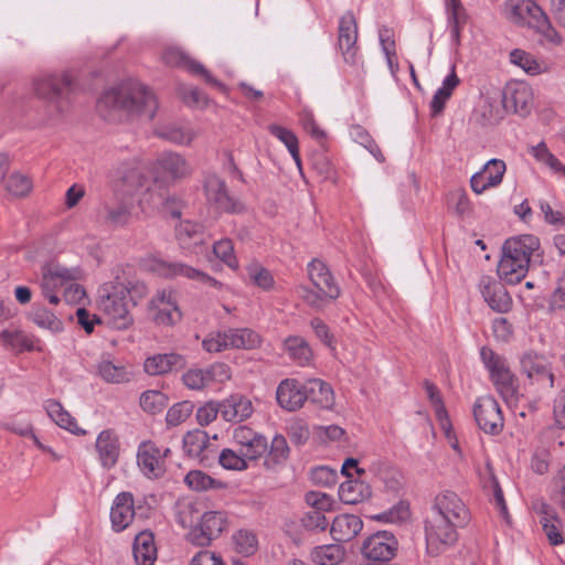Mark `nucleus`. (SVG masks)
<instances>
[{
	"label": "nucleus",
	"mask_w": 565,
	"mask_h": 565,
	"mask_svg": "<svg viewBox=\"0 0 565 565\" xmlns=\"http://www.w3.org/2000/svg\"><path fill=\"white\" fill-rule=\"evenodd\" d=\"M157 135L175 145L188 146L195 138V132L188 127L164 126L157 130Z\"/></svg>",
	"instance_id": "42"
},
{
	"label": "nucleus",
	"mask_w": 565,
	"mask_h": 565,
	"mask_svg": "<svg viewBox=\"0 0 565 565\" xmlns=\"http://www.w3.org/2000/svg\"><path fill=\"white\" fill-rule=\"evenodd\" d=\"M510 62L531 75L540 74L542 71L541 64L536 58L520 49H515L510 53Z\"/></svg>",
	"instance_id": "52"
},
{
	"label": "nucleus",
	"mask_w": 565,
	"mask_h": 565,
	"mask_svg": "<svg viewBox=\"0 0 565 565\" xmlns=\"http://www.w3.org/2000/svg\"><path fill=\"white\" fill-rule=\"evenodd\" d=\"M184 483L193 491H207L224 488L225 484L201 470H191L184 477Z\"/></svg>",
	"instance_id": "40"
},
{
	"label": "nucleus",
	"mask_w": 565,
	"mask_h": 565,
	"mask_svg": "<svg viewBox=\"0 0 565 565\" xmlns=\"http://www.w3.org/2000/svg\"><path fill=\"white\" fill-rule=\"evenodd\" d=\"M45 411L47 415L60 427L76 435L85 434L83 429L77 427L76 420L71 416V414L66 409H64L60 402L55 399H47L45 402Z\"/></svg>",
	"instance_id": "37"
},
{
	"label": "nucleus",
	"mask_w": 565,
	"mask_h": 565,
	"mask_svg": "<svg viewBox=\"0 0 565 565\" xmlns=\"http://www.w3.org/2000/svg\"><path fill=\"white\" fill-rule=\"evenodd\" d=\"M424 387L430 403L435 408L437 419L439 420L443 429H445L446 434L448 435L450 423L438 387L429 381H425Z\"/></svg>",
	"instance_id": "43"
},
{
	"label": "nucleus",
	"mask_w": 565,
	"mask_h": 565,
	"mask_svg": "<svg viewBox=\"0 0 565 565\" xmlns=\"http://www.w3.org/2000/svg\"><path fill=\"white\" fill-rule=\"evenodd\" d=\"M308 399L321 408L330 409L334 404V394L331 386L320 379H310L306 382Z\"/></svg>",
	"instance_id": "35"
},
{
	"label": "nucleus",
	"mask_w": 565,
	"mask_h": 565,
	"mask_svg": "<svg viewBox=\"0 0 565 565\" xmlns=\"http://www.w3.org/2000/svg\"><path fill=\"white\" fill-rule=\"evenodd\" d=\"M268 131L287 147L291 156L297 154V147L299 145L294 131L275 124L268 126Z\"/></svg>",
	"instance_id": "60"
},
{
	"label": "nucleus",
	"mask_w": 565,
	"mask_h": 565,
	"mask_svg": "<svg viewBox=\"0 0 565 565\" xmlns=\"http://www.w3.org/2000/svg\"><path fill=\"white\" fill-rule=\"evenodd\" d=\"M252 459L246 458L241 451H235L230 448L223 449L218 455V463L226 470L243 471L248 468V461Z\"/></svg>",
	"instance_id": "49"
},
{
	"label": "nucleus",
	"mask_w": 565,
	"mask_h": 565,
	"mask_svg": "<svg viewBox=\"0 0 565 565\" xmlns=\"http://www.w3.org/2000/svg\"><path fill=\"white\" fill-rule=\"evenodd\" d=\"M344 558V550L339 544L316 546L311 552V559L317 565H338Z\"/></svg>",
	"instance_id": "39"
},
{
	"label": "nucleus",
	"mask_w": 565,
	"mask_h": 565,
	"mask_svg": "<svg viewBox=\"0 0 565 565\" xmlns=\"http://www.w3.org/2000/svg\"><path fill=\"white\" fill-rule=\"evenodd\" d=\"M97 108L105 119H114L118 113L151 120L158 104L148 87L138 82H126L106 90L98 99Z\"/></svg>",
	"instance_id": "1"
},
{
	"label": "nucleus",
	"mask_w": 565,
	"mask_h": 565,
	"mask_svg": "<svg viewBox=\"0 0 565 565\" xmlns=\"http://www.w3.org/2000/svg\"><path fill=\"white\" fill-rule=\"evenodd\" d=\"M220 404L221 417L226 422L241 423L254 413L252 401L242 394H232Z\"/></svg>",
	"instance_id": "28"
},
{
	"label": "nucleus",
	"mask_w": 565,
	"mask_h": 565,
	"mask_svg": "<svg viewBox=\"0 0 565 565\" xmlns=\"http://www.w3.org/2000/svg\"><path fill=\"white\" fill-rule=\"evenodd\" d=\"M501 104L502 109L499 107L494 109L491 98L486 100L482 116L488 124H498L503 118L504 113L526 116L532 104L531 88L524 83L508 84L501 93Z\"/></svg>",
	"instance_id": "7"
},
{
	"label": "nucleus",
	"mask_w": 565,
	"mask_h": 565,
	"mask_svg": "<svg viewBox=\"0 0 565 565\" xmlns=\"http://www.w3.org/2000/svg\"><path fill=\"white\" fill-rule=\"evenodd\" d=\"M4 188L8 194H10L11 196L23 198L31 192L33 183L28 175L14 172L10 174L6 180Z\"/></svg>",
	"instance_id": "48"
},
{
	"label": "nucleus",
	"mask_w": 565,
	"mask_h": 565,
	"mask_svg": "<svg viewBox=\"0 0 565 565\" xmlns=\"http://www.w3.org/2000/svg\"><path fill=\"white\" fill-rule=\"evenodd\" d=\"M202 347L210 353L228 350L226 330L210 333L202 342Z\"/></svg>",
	"instance_id": "62"
},
{
	"label": "nucleus",
	"mask_w": 565,
	"mask_h": 565,
	"mask_svg": "<svg viewBox=\"0 0 565 565\" xmlns=\"http://www.w3.org/2000/svg\"><path fill=\"white\" fill-rule=\"evenodd\" d=\"M233 441L243 456L252 460L260 458L268 450L267 438L247 426H238L233 431Z\"/></svg>",
	"instance_id": "19"
},
{
	"label": "nucleus",
	"mask_w": 565,
	"mask_h": 565,
	"mask_svg": "<svg viewBox=\"0 0 565 565\" xmlns=\"http://www.w3.org/2000/svg\"><path fill=\"white\" fill-rule=\"evenodd\" d=\"M132 212L131 202L126 199H116L104 202L98 209L99 220L111 227H122L128 224Z\"/></svg>",
	"instance_id": "25"
},
{
	"label": "nucleus",
	"mask_w": 565,
	"mask_h": 565,
	"mask_svg": "<svg viewBox=\"0 0 565 565\" xmlns=\"http://www.w3.org/2000/svg\"><path fill=\"white\" fill-rule=\"evenodd\" d=\"M508 19L521 26H529L554 45L562 43V36L552 25L550 18L534 0H508Z\"/></svg>",
	"instance_id": "4"
},
{
	"label": "nucleus",
	"mask_w": 565,
	"mask_h": 565,
	"mask_svg": "<svg viewBox=\"0 0 565 565\" xmlns=\"http://www.w3.org/2000/svg\"><path fill=\"white\" fill-rule=\"evenodd\" d=\"M154 269L166 277H185L191 280L202 282L203 285L221 289L222 282L207 274L190 267L182 263H169L166 260H156Z\"/></svg>",
	"instance_id": "22"
},
{
	"label": "nucleus",
	"mask_w": 565,
	"mask_h": 565,
	"mask_svg": "<svg viewBox=\"0 0 565 565\" xmlns=\"http://www.w3.org/2000/svg\"><path fill=\"white\" fill-rule=\"evenodd\" d=\"M473 416L478 427L489 435L501 433L504 419L497 399L490 395L477 398Z\"/></svg>",
	"instance_id": "12"
},
{
	"label": "nucleus",
	"mask_w": 565,
	"mask_h": 565,
	"mask_svg": "<svg viewBox=\"0 0 565 565\" xmlns=\"http://www.w3.org/2000/svg\"><path fill=\"white\" fill-rule=\"evenodd\" d=\"M367 488L356 480L349 479L339 487V498L345 504H358L363 501Z\"/></svg>",
	"instance_id": "46"
},
{
	"label": "nucleus",
	"mask_w": 565,
	"mask_h": 565,
	"mask_svg": "<svg viewBox=\"0 0 565 565\" xmlns=\"http://www.w3.org/2000/svg\"><path fill=\"white\" fill-rule=\"evenodd\" d=\"M484 473L488 478V481H486V486H489L493 490V497H494L497 507L501 510L502 514H507L508 509H507V504L504 501L503 491H502V489L499 484V481L494 475L493 468L489 462H487V465L484 467Z\"/></svg>",
	"instance_id": "61"
},
{
	"label": "nucleus",
	"mask_w": 565,
	"mask_h": 565,
	"mask_svg": "<svg viewBox=\"0 0 565 565\" xmlns=\"http://www.w3.org/2000/svg\"><path fill=\"white\" fill-rule=\"evenodd\" d=\"M119 179L124 186L127 188V192L138 190L145 185L146 178L140 172L139 168L131 166H124L117 171Z\"/></svg>",
	"instance_id": "53"
},
{
	"label": "nucleus",
	"mask_w": 565,
	"mask_h": 565,
	"mask_svg": "<svg viewBox=\"0 0 565 565\" xmlns=\"http://www.w3.org/2000/svg\"><path fill=\"white\" fill-rule=\"evenodd\" d=\"M540 248V239L525 234L508 238L502 246L498 274L508 284H519L527 274L531 257Z\"/></svg>",
	"instance_id": "2"
},
{
	"label": "nucleus",
	"mask_w": 565,
	"mask_h": 565,
	"mask_svg": "<svg viewBox=\"0 0 565 565\" xmlns=\"http://www.w3.org/2000/svg\"><path fill=\"white\" fill-rule=\"evenodd\" d=\"M358 23L352 11H347L339 19L337 50L341 53L345 64L359 66L362 55L358 46Z\"/></svg>",
	"instance_id": "10"
},
{
	"label": "nucleus",
	"mask_w": 565,
	"mask_h": 565,
	"mask_svg": "<svg viewBox=\"0 0 565 565\" xmlns=\"http://www.w3.org/2000/svg\"><path fill=\"white\" fill-rule=\"evenodd\" d=\"M73 87V78L67 72L41 74L33 81L35 94L45 100L56 102Z\"/></svg>",
	"instance_id": "15"
},
{
	"label": "nucleus",
	"mask_w": 565,
	"mask_h": 565,
	"mask_svg": "<svg viewBox=\"0 0 565 565\" xmlns=\"http://www.w3.org/2000/svg\"><path fill=\"white\" fill-rule=\"evenodd\" d=\"M185 365V360L177 353L156 354L147 358L143 369L149 375H163Z\"/></svg>",
	"instance_id": "32"
},
{
	"label": "nucleus",
	"mask_w": 565,
	"mask_h": 565,
	"mask_svg": "<svg viewBox=\"0 0 565 565\" xmlns=\"http://www.w3.org/2000/svg\"><path fill=\"white\" fill-rule=\"evenodd\" d=\"M285 351L298 365H306L312 359V351L308 342L298 335H290L284 342Z\"/></svg>",
	"instance_id": "38"
},
{
	"label": "nucleus",
	"mask_w": 565,
	"mask_h": 565,
	"mask_svg": "<svg viewBox=\"0 0 565 565\" xmlns=\"http://www.w3.org/2000/svg\"><path fill=\"white\" fill-rule=\"evenodd\" d=\"M307 270L311 286H299V295L309 307L322 310L340 297V286L328 266L320 259H312Z\"/></svg>",
	"instance_id": "3"
},
{
	"label": "nucleus",
	"mask_w": 565,
	"mask_h": 565,
	"mask_svg": "<svg viewBox=\"0 0 565 565\" xmlns=\"http://www.w3.org/2000/svg\"><path fill=\"white\" fill-rule=\"evenodd\" d=\"M30 318L38 327L50 330L53 333L63 330L62 321L44 307H34L30 312Z\"/></svg>",
	"instance_id": "45"
},
{
	"label": "nucleus",
	"mask_w": 565,
	"mask_h": 565,
	"mask_svg": "<svg viewBox=\"0 0 565 565\" xmlns=\"http://www.w3.org/2000/svg\"><path fill=\"white\" fill-rule=\"evenodd\" d=\"M157 179L163 181H177L192 174V167L180 153L163 151L159 153L152 166Z\"/></svg>",
	"instance_id": "14"
},
{
	"label": "nucleus",
	"mask_w": 565,
	"mask_h": 565,
	"mask_svg": "<svg viewBox=\"0 0 565 565\" xmlns=\"http://www.w3.org/2000/svg\"><path fill=\"white\" fill-rule=\"evenodd\" d=\"M234 550L243 556H252L258 550V539L255 532L241 529L236 531L233 536Z\"/></svg>",
	"instance_id": "41"
},
{
	"label": "nucleus",
	"mask_w": 565,
	"mask_h": 565,
	"mask_svg": "<svg viewBox=\"0 0 565 565\" xmlns=\"http://www.w3.org/2000/svg\"><path fill=\"white\" fill-rule=\"evenodd\" d=\"M328 524L324 513L320 510H310L301 518V525L309 531H324Z\"/></svg>",
	"instance_id": "63"
},
{
	"label": "nucleus",
	"mask_w": 565,
	"mask_h": 565,
	"mask_svg": "<svg viewBox=\"0 0 565 565\" xmlns=\"http://www.w3.org/2000/svg\"><path fill=\"white\" fill-rule=\"evenodd\" d=\"M227 527V516L223 511H207L201 516L198 526L189 533L190 541L201 547L209 546Z\"/></svg>",
	"instance_id": "13"
},
{
	"label": "nucleus",
	"mask_w": 565,
	"mask_h": 565,
	"mask_svg": "<svg viewBox=\"0 0 565 565\" xmlns=\"http://www.w3.org/2000/svg\"><path fill=\"white\" fill-rule=\"evenodd\" d=\"M95 447L100 463L105 469H111L116 466L120 454V443L117 434L113 429L100 431L97 436Z\"/></svg>",
	"instance_id": "29"
},
{
	"label": "nucleus",
	"mask_w": 565,
	"mask_h": 565,
	"mask_svg": "<svg viewBox=\"0 0 565 565\" xmlns=\"http://www.w3.org/2000/svg\"><path fill=\"white\" fill-rule=\"evenodd\" d=\"M306 392V383H301L296 379H286L277 386L276 399L281 408L288 412H296L308 401Z\"/></svg>",
	"instance_id": "20"
},
{
	"label": "nucleus",
	"mask_w": 565,
	"mask_h": 565,
	"mask_svg": "<svg viewBox=\"0 0 565 565\" xmlns=\"http://www.w3.org/2000/svg\"><path fill=\"white\" fill-rule=\"evenodd\" d=\"M362 520L354 514H340L334 518L330 533L337 542H349L353 540L362 530Z\"/></svg>",
	"instance_id": "31"
},
{
	"label": "nucleus",
	"mask_w": 565,
	"mask_h": 565,
	"mask_svg": "<svg viewBox=\"0 0 565 565\" xmlns=\"http://www.w3.org/2000/svg\"><path fill=\"white\" fill-rule=\"evenodd\" d=\"M480 358L500 396L507 404H515L519 401V380L511 371L507 359L489 347L480 349Z\"/></svg>",
	"instance_id": "6"
},
{
	"label": "nucleus",
	"mask_w": 565,
	"mask_h": 565,
	"mask_svg": "<svg viewBox=\"0 0 565 565\" xmlns=\"http://www.w3.org/2000/svg\"><path fill=\"white\" fill-rule=\"evenodd\" d=\"M397 547L398 542L393 533L379 531L363 542L361 553L369 561L390 562L395 556Z\"/></svg>",
	"instance_id": "17"
},
{
	"label": "nucleus",
	"mask_w": 565,
	"mask_h": 565,
	"mask_svg": "<svg viewBox=\"0 0 565 565\" xmlns=\"http://www.w3.org/2000/svg\"><path fill=\"white\" fill-rule=\"evenodd\" d=\"M138 509H141V507H136L131 492L118 493L110 509V521L114 531L121 532L127 529L134 521Z\"/></svg>",
	"instance_id": "21"
},
{
	"label": "nucleus",
	"mask_w": 565,
	"mask_h": 565,
	"mask_svg": "<svg viewBox=\"0 0 565 565\" xmlns=\"http://www.w3.org/2000/svg\"><path fill=\"white\" fill-rule=\"evenodd\" d=\"M221 415L220 402H207L196 411V420L201 426H207Z\"/></svg>",
	"instance_id": "64"
},
{
	"label": "nucleus",
	"mask_w": 565,
	"mask_h": 565,
	"mask_svg": "<svg viewBox=\"0 0 565 565\" xmlns=\"http://www.w3.org/2000/svg\"><path fill=\"white\" fill-rule=\"evenodd\" d=\"M210 437L206 431L194 429L188 431L183 437V449L191 458H196L201 462L209 459Z\"/></svg>",
	"instance_id": "34"
},
{
	"label": "nucleus",
	"mask_w": 565,
	"mask_h": 565,
	"mask_svg": "<svg viewBox=\"0 0 565 565\" xmlns=\"http://www.w3.org/2000/svg\"><path fill=\"white\" fill-rule=\"evenodd\" d=\"M520 367L531 385H537L542 390L554 387L555 376L552 371V363L544 355L525 352L520 358Z\"/></svg>",
	"instance_id": "11"
},
{
	"label": "nucleus",
	"mask_w": 565,
	"mask_h": 565,
	"mask_svg": "<svg viewBox=\"0 0 565 565\" xmlns=\"http://www.w3.org/2000/svg\"><path fill=\"white\" fill-rule=\"evenodd\" d=\"M126 291L125 284L119 281L105 282L98 289V309L105 315L108 323L118 330H125L134 322Z\"/></svg>",
	"instance_id": "5"
},
{
	"label": "nucleus",
	"mask_w": 565,
	"mask_h": 565,
	"mask_svg": "<svg viewBox=\"0 0 565 565\" xmlns=\"http://www.w3.org/2000/svg\"><path fill=\"white\" fill-rule=\"evenodd\" d=\"M167 396L160 391H147L140 396L141 408L150 414H158L167 406Z\"/></svg>",
	"instance_id": "54"
},
{
	"label": "nucleus",
	"mask_w": 565,
	"mask_h": 565,
	"mask_svg": "<svg viewBox=\"0 0 565 565\" xmlns=\"http://www.w3.org/2000/svg\"><path fill=\"white\" fill-rule=\"evenodd\" d=\"M138 466L148 477H160L164 472L161 448L152 441L140 444L137 454Z\"/></svg>",
	"instance_id": "27"
},
{
	"label": "nucleus",
	"mask_w": 565,
	"mask_h": 565,
	"mask_svg": "<svg viewBox=\"0 0 565 565\" xmlns=\"http://www.w3.org/2000/svg\"><path fill=\"white\" fill-rule=\"evenodd\" d=\"M247 276L249 280L258 286L259 288H263L265 290H268L274 285V278L269 270L264 268L258 263H252L247 266Z\"/></svg>",
	"instance_id": "57"
},
{
	"label": "nucleus",
	"mask_w": 565,
	"mask_h": 565,
	"mask_svg": "<svg viewBox=\"0 0 565 565\" xmlns=\"http://www.w3.org/2000/svg\"><path fill=\"white\" fill-rule=\"evenodd\" d=\"M479 289L489 307L497 312H508L512 306V299L505 287L490 276L481 277Z\"/></svg>",
	"instance_id": "23"
},
{
	"label": "nucleus",
	"mask_w": 565,
	"mask_h": 565,
	"mask_svg": "<svg viewBox=\"0 0 565 565\" xmlns=\"http://www.w3.org/2000/svg\"><path fill=\"white\" fill-rule=\"evenodd\" d=\"M448 206L459 217L470 215L472 211L471 202L465 190H455L449 194Z\"/></svg>",
	"instance_id": "55"
},
{
	"label": "nucleus",
	"mask_w": 565,
	"mask_h": 565,
	"mask_svg": "<svg viewBox=\"0 0 565 565\" xmlns=\"http://www.w3.org/2000/svg\"><path fill=\"white\" fill-rule=\"evenodd\" d=\"M193 412V404L183 401L172 405L166 415V422L169 426H178L183 423Z\"/></svg>",
	"instance_id": "58"
},
{
	"label": "nucleus",
	"mask_w": 565,
	"mask_h": 565,
	"mask_svg": "<svg viewBox=\"0 0 565 565\" xmlns=\"http://www.w3.org/2000/svg\"><path fill=\"white\" fill-rule=\"evenodd\" d=\"M231 379L230 367L225 363H214L207 367L189 369L182 375L183 384L194 391H201L210 386L212 383H223Z\"/></svg>",
	"instance_id": "16"
},
{
	"label": "nucleus",
	"mask_w": 565,
	"mask_h": 565,
	"mask_svg": "<svg viewBox=\"0 0 565 565\" xmlns=\"http://www.w3.org/2000/svg\"><path fill=\"white\" fill-rule=\"evenodd\" d=\"M213 252L217 258L232 269L238 268V262L234 254L233 242L228 238H222L213 244Z\"/></svg>",
	"instance_id": "56"
},
{
	"label": "nucleus",
	"mask_w": 565,
	"mask_h": 565,
	"mask_svg": "<svg viewBox=\"0 0 565 565\" xmlns=\"http://www.w3.org/2000/svg\"><path fill=\"white\" fill-rule=\"evenodd\" d=\"M431 511L452 520L465 522L469 520L468 511L461 499L452 491H444L435 498Z\"/></svg>",
	"instance_id": "24"
},
{
	"label": "nucleus",
	"mask_w": 565,
	"mask_h": 565,
	"mask_svg": "<svg viewBox=\"0 0 565 565\" xmlns=\"http://www.w3.org/2000/svg\"><path fill=\"white\" fill-rule=\"evenodd\" d=\"M151 306L157 310L153 317L157 324L172 326L181 319V311L171 291H159L151 300Z\"/></svg>",
	"instance_id": "26"
},
{
	"label": "nucleus",
	"mask_w": 565,
	"mask_h": 565,
	"mask_svg": "<svg viewBox=\"0 0 565 565\" xmlns=\"http://www.w3.org/2000/svg\"><path fill=\"white\" fill-rule=\"evenodd\" d=\"M99 376L109 383H125L129 381V373L122 365H116L109 360H102L97 364Z\"/></svg>",
	"instance_id": "47"
},
{
	"label": "nucleus",
	"mask_w": 565,
	"mask_h": 565,
	"mask_svg": "<svg viewBox=\"0 0 565 565\" xmlns=\"http://www.w3.org/2000/svg\"><path fill=\"white\" fill-rule=\"evenodd\" d=\"M409 518H411L409 503L405 500L398 501L391 509L376 515V520H379V521H383V522H387V523H395V524H402V523L406 522Z\"/></svg>",
	"instance_id": "51"
},
{
	"label": "nucleus",
	"mask_w": 565,
	"mask_h": 565,
	"mask_svg": "<svg viewBox=\"0 0 565 565\" xmlns=\"http://www.w3.org/2000/svg\"><path fill=\"white\" fill-rule=\"evenodd\" d=\"M537 512L541 516L540 523L542 525V530L546 535L548 543L553 546L562 545L565 541L563 533L564 524L555 510L547 503H542Z\"/></svg>",
	"instance_id": "30"
},
{
	"label": "nucleus",
	"mask_w": 565,
	"mask_h": 565,
	"mask_svg": "<svg viewBox=\"0 0 565 565\" xmlns=\"http://www.w3.org/2000/svg\"><path fill=\"white\" fill-rule=\"evenodd\" d=\"M289 446L286 438L282 435H276L270 444L265 465L271 468L277 465H282L289 457Z\"/></svg>",
	"instance_id": "44"
},
{
	"label": "nucleus",
	"mask_w": 565,
	"mask_h": 565,
	"mask_svg": "<svg viewBox=\"0 0 565 565\" xmlns=\"http://www.w3.org/2000/svg\"><path fill=\"white\" fill-rule=\"evenodd\" d=\"M225 330L230 349L253 350L262 344L260 335L249 328H228Z\"/></svg>",
	"instance_id": "36"
},
{
	"label": "nucleus",
	"mask_w": 565,
	"mask_h": 565,
	"mask_svg": "<svg viewBox=\"0 0 565 565\" xmlns=\"http://www.w3.org/2000/svg\"><path fill=\"white\" fill-rule=\"evenodd\" d=\"M132 554L137 565H153L157 559L154 536L149 531H141L136 535L132 544Z\"/></svg>",
	"instance_id": "33"
},
{
	"label": "nucleus",
	"mask_w": 565,
	"mask_h": 565,
	"mask_svg": "<svg viewBox=\"0 0 565 565\" xmlns=\"http://www.w3.org/2000/svg\"><path fill=\"white\" fill-rule=\"evenodd\" d=\"M0 345L20 351H32L34 349L33 341L21 331L4 330L0 332Z\"/></svg>",
	"instance_id": "50"
},
{
	"label": "nucleus",
	"mask_w": 565,
	"mask_h": 565,
	"mask_svg": "<svg viewBox=\"0 0 565 565\" xmlns=\"http://www.w3.org/2000/svg\"><path fill=\"white\" fill-rule=\"evenodd\" d=\"M162 61L168 66L183 68L192 74L202 75L205 82L213 87H216L221 90L225 88L224 84L213 77L201 63L192 60L184 51L179 47H167L162 53Z\"/></svg>",
	"instance_id": "18"
},
{
	"label": "nucleus",
	"mask_w": 565,
	"mask_h": 565,
	"mask_svg": "<svg viewBox=\"0 0 565 565\" xmlns=\"http://www.w3.org/2000/svg\"><path fill=\"white\" fill-rule=\"evenodd\" d=\"M465 524V522L455 523L447 516L430 511L425 521V536L429 553L437 555L440 546L452 545L457 541L456 529Z\"/></svg>",
	"instance_id": "9"
},
{
	"label": "nucleus",
	"mask_w": 565,
	"mask_h": 565,
	"mask_svg": "<svg viewBox=\"0 0 565 565\" xmlns=\"http://www.w3.org/2000/svg\"><path fill=\"white\" fill-rule=\"evenodd\" d=\"M203 189L207 202L221 213L241 214L246 207L242 201L230 194L224 179L215 172L204 173Z\"/></svg>",
	"instance_id": "8"
},
{
	"label": "nucleus",
	"mask_w": 565,
	"mask_h": 565,
	"mask_svg": "<svg viewBox=\"0 0 565 565\" xmlns=\"http://www.w3.org/2000/svg\"><path fill=\"white\" fill-rule=\"evenodd\" d=\"M507 170L505 163L499 159L489 160L481 172L484 173L488 185L498 186L502 180Z\"/></svg>",
	"instance_id": "59"
}]
</instances>
